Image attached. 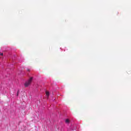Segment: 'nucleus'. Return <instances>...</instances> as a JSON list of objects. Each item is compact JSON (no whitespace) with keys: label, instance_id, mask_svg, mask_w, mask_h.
<instances>
[{"label":"nucleus","instance_id":"obj_4","mask_svg":"<svg viewBox=\"0 0 131 131\" xmlns=\"http://www.w3.org/2000/svg\"><path fill=\"white\" fill-rule=\"evenodd\" d=\"M16 96H19V91H17V93H16Z\"/></svg>","mask_w":131,"mask_h":131},{"label":"nucleus","instance_id":"obj_6","mask_svg":"<svg viewBox=\"0 0 131 131\" xmlns=\"http://www.w3.org/2000/svg\"><path fill=\"white\" fill-rule=\"evenodd\" d=\"M27 70L28 71H30V70L29 69H28Z\"/></svg>","mask_w":131,"mask_h":131},{"label":"nucleus","instance_id":"obj_2","mask_svg":"<svg viewBox=\"0 0 131 131\" xmlns=\"http://www.w3.org/2000/svg\"><path fill=\"white\" fill-rule=\"evenodd\" d=\"M46 96H47V98H49V96H50V93L48 91L46 92Z\"/></svg>","mask_w":131,"mask_h":131},{"label":"nucleus","instance_id":"obj_5","mask_svg":"<svg viewBox=\"0 0 131 131\" xmlns=\"http://www.w3.org/2000/svg\"><path fill=\"white\" fill-rule=\"evenodd\" d=\"M3 55H4V54L0 53V56H3Z\"/></svg>","mask_w":131,"mask_h":131},{"label":"nucleus","instance_id":"obj_1","mask_svg":"<svg viewBox=\"0 0 131 131\" xmlns=\"http://www.w3.org/2000/svg\"><path fill=\"white\" fill-rule=\"evenodd\" d=\"M32 79H33V78L31 77L29 80L26 81L25 83V88H28L30 84H31V82H32Z\"/></svg>","mask_w":131,"mask_h":131},{"label":"nucleus","instance_id":"obj_3","mask_svg":"<svg viewBox=\"0 0 131 131\" xmlns=\"http://www.w3.org/2000/svg\"><path fill=\"white\" fill-rule=\"evenodd\" d=\"M70 121H69V119H66V123H69Z\"/></svg>","mask_w":131,"mask_h":131}]
</instances>
